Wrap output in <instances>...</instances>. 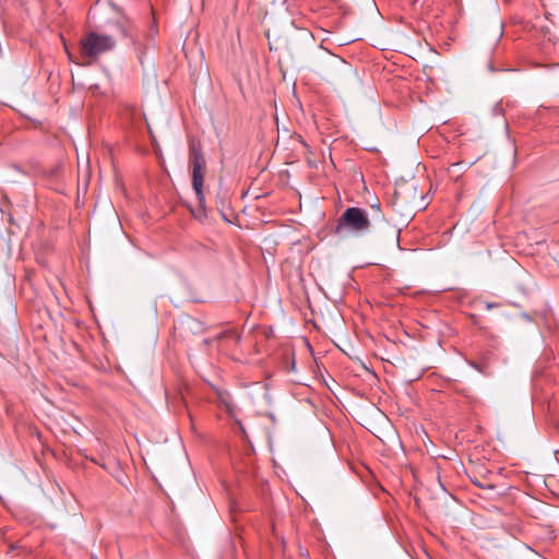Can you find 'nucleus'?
Masks as SVG:
<instances>
[{"label": "nucleus", "instance_id": "1", "mask_svg": "<svg viewBox=\"0 0 559 559\" xmlns=\"http://www.w3.org/2000/svg\"><path fill=\"white\" fill-rule=\"evenodd\" d=\"M115 26L123 38L130 40V46L136 53L140 63H143V58L153 45V38L158 32L157 27L153 25L150 32L139 33L135 25L128 17L118 20Z\"/></svg>", "mask_w": 559, "mask_h": 559}, {"label": "nucleus", "instance_id": "2", "mask_svg": "<svg viewBox=\"0 0 559 559\" xmlns=\"http://www.w3.org/2000/svg\"><path fill=\"white\" fill-rule=\"evenodd\" d=\"M189 163L192 168V188L195 192L200 207L199 213L194 214V216L199 219H202V217L205 216V197L203 192V182L206 169V162L201 152L200 145L195 144L194 142L190 143Z\"/></svg>", "mask_w": 559, "mask_h": 559}, {"label": "nucleus", "instance_id": "3", "mask_svg": "<svg viewBox=\"0 0 559 559\" xmlns=\"http://www.w3.org/2000/svg\"><path fill=\"white\" fill-rule=\"evenodd\" d=\"M369 226L370 221L364 210L359 207H348L340 216L335 227V234L345 237L348 234L366 231Z\"/></svg>", "mask_w": 559, "mask_h": 559}, {"label": "nucleus", "instance_id": "4", "mask_svg": "<svg viewBox=\"0 0 559 559\" xmlns=\"http://www.w3.org/2000/svg\"><path fill=\"white\" fill-rule=\"evenodd\" d=\"M81 55L84 59L93 60L99 55L110 51L116 46V40L109 35L88 32L80 41Z\"/></svg>", "mask_w": 559, "mask_h": 559}, {"label": "nucleus", "instance_id": "5", "mask_svg": "<svg viewBox=\"0 0 559 559\" xmlns=\"http://www.w3.org/2000/svg\"><path fill=\"white\" fill-rule=\"evenodd\" d=\"M322 55H323V57H325L329 60H331L333 58L328 51L322 52Z\"/></svg>", "mask_w": 559, "mask_h": 559}, {"label": "nucleus", "instance_id": "6", "mask_svg": "<svg viewBox=\"0 0 559 559\" xmlns=\"http://www.w3.org/2000/svg\"><path fill=\"white\" fill-rule=\"evenodd\" d=\"M487 489H493V486L492 485H488Z\"/></svg>", "mask_w": 559, "mask_h": 559}]
</instances>
